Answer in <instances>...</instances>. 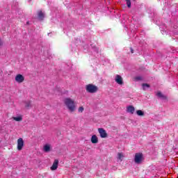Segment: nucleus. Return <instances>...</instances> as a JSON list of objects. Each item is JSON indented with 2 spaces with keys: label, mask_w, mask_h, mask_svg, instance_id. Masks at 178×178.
Instances as JSON below:
<instances>
[{
  "label": "nucleus",
  "mask_w": 178,
  "mask_h": 178,
  "mask_svg": "<svg viewBox=\"0 0 178 178\" xmlns=\"http://www.w3.org/2000/svg\"><path fill=\"white\" fill-rule=\"evenodd\" d=\"M156 96L159 97V98H161V99H168V97L162 94V92L161 91L157 92Z\"/></svg>",
  "instance_id": "9b49d317"
},
{
  "label": "nucleus",
  "mask_w": 178,
  "mask_h": 178,
  "mask_svg": "<svg viewBox=\"0 0 178 178\" xmlns=\"http://www.w3.org/2000/svg\"><path fill=\"white\" fill-rule=\"evenodd\" d=\"M143 153H136L134 157V162L138 165H140L143 162Z\"/></svg>",
  "instance_id": "7ed1b4c3"
},
{
  "label": "nucleus",
  "mask_w": 178,
  "mask_h": 178,
  "mask_svg": "<svg viewBox=\"0 0 178 178\" xmlns=\"http://www.w3.org/2000/svg\"><path fill=\"white\" fill-rule=\"evenodd\" d=\"M115 81L117 83V84H119L120 86L123 85V78L119 74H117L115 76Z\"/></svg>",
  "instance_id": "423d86ee"
},
{
  "label": "nucleus",
  "mask_w": 178,
  "mask_h": 178,
  "mask_svg": "<svg viewBox=\"0 0 178 178\" xmlns=\"http://www.w3.org/2000/svg\"><path fill=\"white\" fill-rule=\"evenodd\" d=\"M98 131L102 138H106V137H108V134L106 133V131L104 129V128H99Z\"/></svg>",
  "instance_id": "39448f33"
},
{
  "label": "nucleus",
  "mask_w": 178,
  "mask_h": 178,
  "mask_svg": "<svg viewBox=\"0 0 178 178\" xmlns=\"http://www.w3.org/2000/svg\"><path fill=\"white\" fill-rule=\"evenodd\" d=\"M59 163V161L56 159L51 167V170H56L58 169V164Z\"/></svg>",
  "instance_id": "1a4fd4ad"
},
{
  "label": "nucleus",
  "mask_w": 178,
  "mask_h": 178,
  "mask_svg": "<svg viewBox=\"0 0 178 178\" xmlns=\"http://www.w3.org/2000/svg\"><path fill=\"white\" fill-rule=\"evenodd\" d=\"M135 111H136V108L133 106H129L127 108V112H128V113H131V115H133V113H134Z\"/></svg>",
  "instance_id": "9d476101"
},
{
  "label": "nucleus",
  "mask_w": 178,
  "mask_h": 178,
  "mask_svg": "<svg viewBox=\"0 0 178 178\" xmlns=\"http://www.w3.org/2000/svg\"><path fill=\"white\" fill-rule=\"evenodd\" d=\"M131 54H134V50H133L131 48Z\"/></svg>",
  "instance_id": "5701e85b"
},
{
  "label": "nucleus",
  "mask_w": 178,
  "mask_h": 178,
  "mask_svg": "<svg viewBox=\"0 0 178 178\" xmlns=\"http://www.w3.org/2000/svg\"><path fill=\"white\" fill-rule=\"evenodd\" d=\"M83 111H84V107L83 106L79 107V112H83Z\"/></svg>",
  "instance_id": "412c9836"
},
{
  "label": "nucleus",
  "mask_w": 178,
  "mask_h": 178,
  "mask_svg": "<svg viewBox=\"0 0 178 178\" xmlns=\"http://www.w3.org/2000/svg\"><path fill=\"white\" fill-rule=\"evenodd\" d=\"M13 120H15V122H22V120H23V118H22V116L13 117Z\"/></svg>",
  "instance_id": "4468645a"
},
{
  "label": "nucleus",
  "mask_w": 178,
  "mask_h": 178,
  "mask_svg": "<svg viewBox=\"0 0 178 178\" xmlns=\"http://www.w3.org/2000/svg\"><path fill=\"white\" fill-rule=\"evenodd\" d=\"M126 2L128 8H131V2L130 1V0H126Z\"/></svg>",
  "instance_id": "a211bd4d"
},
{
  "label": "nucleus",
  "mask_w": 178,
  "mask_h": 178,
  "mask_svg": "<svg viewBox=\"0 0 178 178\" xmlns=\"http://www.w3.org/2000/svg\"><path fill=\"white\" fill-rule=\"evenodd\" d=\"M24 147V140H23V138H19L17 140V149L18 151H22L23 149V147Z\"/></svg>",
  "instance_id": "20e7f679"
},
{
  "label": "nucleus",
  "mask_w": 178,
  "mask_h": 178,
  "mask_svg": "<svg viewBox=\"0 0 178 178\" xmlns=\"http://www.w3.org/2000/svg\"><path fill=\"white\" fill-rule=\"evenodd\" d=\"M15 81L19 83H23V81H24V76L20 74H17L15 76Z\"/></svg>",
  "instance_id": "0eeeda50"
},
{
  "label": "nucleus",
  "mask_w": 178,
  "mask_h": 178,
  "mask_svg": "<svg viewBox=\"0 0 178 178\" xmlns=\"http://www.w3.org/2000/svg\"><path fill=\"white\" fill-rule=\"evenodd\" d=\"M2 45H3V42H2V40H0V47H2Z\"/></svg>",
  "instance_id": "4be33fe9"
},
{
  "label": "nucleus",
  "mask_w": 178,
  "mask_h": 178,
  "mask_svg": "<svg viewBox=\"0 0 178 178\" xmlns=\"http://www.w3.org/2000/svg\"><path fill=\"white\" fill-rule=\"evenodd\" d=\"M38 17L39 20H44V17H45V14H44L42 10L38 11Z\"/></svg>",
  "instance_id": "6e6552de"
},
{
  "label": "nucleus",
  "mask_w": 178,
  "mask_h": 178,
  "mask_svg": "<svg viewBox=\"0 0 178 178\" xmlns=\"http://www.w3.org/2000/svg\"><path fill=\"white\" fill-rule=\"evenodd\" d=\"M136 113L138 116H144V111L141 110L136 111Z\"/></svg>",
  "instance_id": "2eb2a0df"
},
{
  "label": "nucleus",
  "mask_w": 178,
  "mask_h": 178,
  "mask_svg": "<svg viewBox=\"0 0 178 178\" xmlns=\"http://www.w3.org/2000/svg\"><path fill=\"white\" fill-rule=\"evenodd\" d=\"M91 143H92V144H97V143H98V137H97L96 135L92 136V138H91Z\"/></svg>",
  "instance_id": "f8f14e48"
},
{
  "label": "nucleus",
  "mask_w": 178,
  "mask_h": 178,
  "mask_svg": "<svg viewBox=\"0 0 178 178\" xmlns=\"http://www.w3.org/2000/svg\"><path fill=\"white\" fill-rule=\"evenodd\" d=\"M124 156L123 155V153H118V157L117 159H119L120 161H122V158H124Z\"/></svg>",
  "instance_id": "dca6fc26"
},
{
  "label": "nucleus",
  "mask_w": 178,
  "mask_h": 178,
  "mask_svg": "<svg viewBox=\"0 0 178 178\" xmlns=\"http://www.w3.org/2000/svg\"><path fill=\"white\" fill-rule=\"evenodd\" d=\"M26 108H31V101L26 102L25 103Z\"/></svg>",
  "instance_id": "f3484780"
},
{
  "label": "nucleus",
  "mask_w": 178,
  "mask_h": 178,
  "mask_svg": "<svg viewBox=\"0 0 178 178\" xmlns=\"http://www.w3.org/2000/svg\"><path fill=\"white\" fill-rule=\"evenodd\" d=\"M64 104L70 112H74L76 111V104H74V100L71 98H65Z\"/></svg>",
  "instance_id": "f257e3e1"
},
{
  "label": "nucleus",
  "mask_w": 178,
  "mask_h": 178,
  "mask_svg": "<svg viewBox=\"0 0 178 178\" xmlns=\"http://www.w3.org/2000/svg\"><path fill=\"white\" fill-rule=\"evenodd\" d=\"M135 80H136L137 81H140V80H143V77H141V76H136L135 78Z\"/></svg>",
  "instance_id": "aec40b11"
},
{
  "label": "nucleus",
  "mask_w": 178,
  "mask_h": 178,
  "mask_svg": "<svg viewBox=\"0 0 178 178\" xmlns=\"http://www.w3.org/2000/svg\"><path fill=\"white\" fill-rule=\"evenodd\" d=\"M142 86L143 87V90H145V87H147V88H149L150 86L148 83H143Z\"/></svg>",
  "instance_id": "6ab92c4d"
},
{
  "label": "nucleus",
  "mask_w": 178,
  "mask_h": 178,
  "mask_svg": "<svg viewBox=\"0 0 178 178\" xmlns=\"http://www.w3.org/2000/svg\"><path fill=\"white\" fill-rule=\"evenodd\" d=\"M43 149L44 152H49L51 151V146L49 145H45Z\"/></svg>",
  "instance_id": "ddd939ff"
},
{
  "label": "nucleus",
  "mask_w": 178,
  "mask_h": 178,
  "mask_svg": "<svg viewBox=\"0 0 178 178\" xmlns=\"http://www.w3.org/2000/svg\"><path fill=\"white\" fill-rule=\"evenodd\" d=\"M86 90L87 92H90V94H95L98 91V87L92 83H89L86 85Z\"/></svg>",
  "instance_id": "f03ea898"
}]
</instances>
